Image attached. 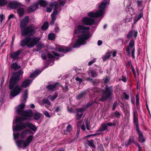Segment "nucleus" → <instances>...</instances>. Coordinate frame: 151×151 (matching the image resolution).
<instances>
[{
	"label": "nucleus",
	"mask_w": 151,
	"mask_h": 151,
	"mask_svg": "<svg viewBox=\"0 0 151 151\" xmlns=\"http://www.w3.org/2000/svg\"><path fill=\"white\" fill-rule=\"evenodd\" d=\"M7 4V2L5 0H0V6H2Z\"/></svg>",
	"instance_id": "nucleus-45"
},
{
	"label": "nucleus",
	"mask_w": 151,
	"mask_h": 151,
	"mask_svg": "<svg viewBox=\"0 0 151 151\" xmlns=\"http://www.w3.org/2000/svg\"><path fill=\"white\" fill-rule=\"evenodd\" d=\"M94 103V102L93 101H92L91 102H90L88 103L86 106L87 108L91 106Z\"/></svg>",
	"instance_id": "nucleus-58"
},
{
	"label": "nucleus",
	"mask_w": 151,
	"mask_h": 151,
	"mask_svg": "<svg viewBox=\"0 0 151 151\" xmlns=\"http://www.w3.org/2000/svg\"><path fill=\"white\" fill-rule=\"evenodd\" d=\"M23 73V72L22 70L14 72L10 79L9 88L10 90H12L10 95L12 97L17 95L22 90L21 87L18 85L16 86L15 85L18 83L20 80V76L22 75Z\"/></svg>",
	"instance_id": "nucleus-1"
},
{
	"label": "nucleus",
	"mask_w": 151,
	"mask_h": 151,
	"mask_svg": "<svg viewBox=\"0 0 151 151\" xmlns=\"http://www.w3.org/2000/svg\"><path fill=\"white\" fill-rule=\"evenodd\" d=\"M72 129V127L70 124H69L66 127V129L64 130V132L65 134H67L68 133L71 132Z\"/></svg>",
	"instance_id": "nucleus-28"
},
{
	"label": "nucleus",
	"mask_w": 151,
	"mask_h": 151,
	"mask_svg": "<svg viewBox=\"0 0 151 151\" xmlns=\"http://www.w3.org/2000/svg\"><path fill=\"white\" fill-rule=\"evenodd\" d=\"M91 91L94 93V95H96V93H99L100 91L99 90L96 88H92L91 89Z\"/></svg>",
	"instance_id": "nucleus-43"
},
{
	"label": "nucleus",
	"mask_w": 151,
	"mask_h": 151,
	"mask_svg": "<svg viewBox=\"0 0 151 151\" xmlns=\"http://www.w3.org/2000/svg\"><path fill=\"white\" fill-rule=\"evenodd\" d=\"M40 73V72L39 70H36L30 75L29 77L30 78H33L37 75L39 74Z\"/></svg>",
	"instance_id": "nucleus-32"
},
{
	"label": "nucleus",
	"mask_w": 151,
	"mask_h": 151,
	"mask_svg": "<svg viewBox=\"0 0 151 151\" xmlns=\"http://www.w3.org/2000/svg\"><path fill=\"white\" fill-rule=\"evenodd\" d=\"M111 52H109L107 53H106L104 56L103 58V59L104 61L106 60L107 59H109L111 56Z\"/></svg>",
	"instance_id": "nucleus-40"
},
{
	"label": "nucleus",
	"mask_w": 151,
	"mask_h": 151,
	"mask_svg": "<svg viewBox=\"0 0 151 151\" xmlns=\"http://www.w3.org/2000/svg\"><path fill=\"white\" fill-rule=\"evenodd\" d=\"M39 2H36L29 6L28 9V11L29 13L32 12L36 10L38 6Z\"/></svg>",
	"instance_id": "nucleus-18"
},
{
	"label": "nucleus",
	"mask_w": 151,
	"mask_h": 151,
	"mask_svg": "<svg viewBox=\"0 0 151 151\" xmlns=\"http://www.w3.org/2000/svg\"><path fill=\"white\" fill-rule=\"evenodd\" d=\"M40 39L38 37H32L28 36L21 40L19 45L23 48H32L39 42Z\"/></svg>",
	"instance_id": "nucleus-4"
},
{
	"label": "nucleus",
	"mask_w": 151,
	"mask_h": 151,
	"mask_svg": "<svg viewBox=\"0 0 151 151\" xmlns=\"http://www.w3.org/2000/svg\"><path fill=\"white\" fill-rule=\"evenodd\" d=\"M48 27V23L47 22H45L41 27V29L42 30H45L47 29Z\"/></svg>",
	"instance_id": "nucleus-39"
},
{
	"label": "nucleus",
	"mask_w": 151,
	"mask_h": 151,
	"mask_svg": "<svg viewBox=\"0 0 151 151\" xmlns=\"http://www.w3.org/2000/svg\"><path fill=\"white\" fill-rule=\"evenodd\" d=\"M91 76L93 77H95L97 75L96 72L94 70H92L91 72Z\"/></svg>",
	"instance_id": "nucleus-52"
},
{
	"label": "nucleus",
	"mask_w": 151,
	"mask_h": 151,
	"mask_svg": "<svg viewBox=\"0 0 151 151\" xmlns=\"http://www.w3.org/2000/svg\"><path fill=\"white\" fill-rule=\"evenodd\" d=\"M86 126L87 129L88 130H89L90 129V126L89 125V123L88 122V120L86 121Z\"/></svg>",
	"instance_id": "nucleus-61"
},
{
	"label": "nucleus",
	"mask_w": 151,
	"mask_h": 151,
	"mask_svg": "<svg viewBox=\"0 0 151 151\" xmlns=\"http://www.w3.org/2000/svg\"><path fill=\"white\" fill-rule=\"evenodd\" d=\"M40 6L42 7H45L47 4V2L43 0H39V4Z\"/></svg>",
	"instance_id": "nucleus-33"
},
{
	"label": "nucleus",
	"mask_w": 151,
	"mask_h": 151,
	"mask_svg": "<svg viewBox=\"0 0 151 151\" xmlns=\"http://www.w3.org/2000/svg\"><path fill=\"white\" fill-rule=\"evenodd\" d=\"M33 137L32 135H30L29 136V137L27 138L26 140L27 141L29 142V143H30L31 142L33 139Z\"/></svg>",
	"instance_id": "nucleus-48"
},
{
	"label": "nucleus",
	"mask_w": 151,
	"mask_h": 151,
	"mask_svg": "<svg viewBox=\"0 0 151 151\" xmlns=\"http://www.w3.org/2000/svg\"><path fill=\"white\" fill-rule=\"evenodd\" d=\"M114 116L117 118H119L120 116V114L117 111H116L114 113Z\"/></svg>",
	"instance_id": "nucleus-46"
},
{
	"label": "nucleus",
	"mask_w": 151,
	"mask_h": 151,
	"mask_svg": "<svg viewBox=\"0 0 151 151\" xmlns=\"http://www.w3.org/2000/svg\"><path fill=\"white\" fill-rule=\"evenodd\" d=\"M26 127V122H20L16 124L15 128L13 127V131L14 132V131H18L22 130L25 129Z\"/></svg>",
	"instance_id": "nucleus-13"
},
{
	"label": "nucleus",
	"mask_w": 151,
	"mask_h": 151,
	"mask_svg": "<svg viewBox=\"0 0 151 151\" xmlns=\"http://www.w3.org/2000/svg\"><path fill=\"white\" fill-rule=\"evenodd\" d=\"M113 92V86H109L106 85L104 89L102 91L101 97L99 99V101L104 102L107 99L110 98L112 95Z\"/></svg>",
	"instance_id": "nucleus-5"
},
{
	"label": "nucleus",
	"mask_w": 151,
	"mask_h": 151,
	"mask_svg": "<svg viewBox=\"0 0 151 151\" xmlns=\"http://www.w3.org/2000/svg\"><path fill=\"white\" fill-rule=\"evenodd\" d=\"M117 102H115L113 104V106H112V109L114 111L115 110V108H116V107L117 106Z\"/></svg>",
	"instance_id": "nucleus-60"
},
{
	"label": "nucleus",
	"mask_w": 151,
	"mask_h": 151,
	"mask_svg": "<svg viewBox=\"0 0 151 151\" xmlns=\"http://www.w3.org/2000/svg\"><path fill=\"white\" fill-rule=\"evenodd\" d=\"M85 110V108H79L76 109V115L75 117L77 120H79L81 119Z\"/></svg>",
	"instance_id": "nucleus-11"
},
{
	"label": "nucleus",
	"mask_w": 151,
	"mask_h": 151,
	"mask_svg": "<svg viewBox=\"0 0 151 151\" xmlns=\"http://www.w3.org/2000/svg\"><path fill=\"white\" fill-rule=\"evenodd\" d=\"M43 102L44 104H46L48 105H50L51 103L48 99H45L43 100Z\"/></svg>",
	"instance_id": "nucleus-50"
},
{
	"label": "nucleus",
	"mask_w": 151,
	"mask_h": 151,
	"mask_svg": "<svg viewBox=\"0 0 151 151\" xmlns=\"http://www.w3.org/2000/svg\"><path fill=\"white\" fill-rule=\"evenodd\" d=\"M98 150L99 151H104V149L101 144H99L98 146Z\"/></svg>",
	"instance_id": "nucleus-49"
},
{
	"label": "nucleus",
	"mask_w": 151,
	"mask_h": 151,
	"mask_svg": "<svg viewBox=\"0 0 151 151\" xmlns=\"http://www.w3.org/2000/svg\"><path fill=\"white\" fill-rule=\"evenodd\" d=\"M28 134V131L27 130L24 131L21 133L20 138L22 139L24 138Z\"/></svg>",
	"instance_id": "nucleus-38"
},
{
	"label": "nucleus",
	"mask_w": 151,
	"mask_h": 151,
	"mask_svg": "<svg viewBox=\"0 0 151 151\" xmlns=\"http://www.w3.org/2000/svg\"><path fill=\"white\" fill-rule=\"evenodd\" d=\"M43 114L45 116L49 118L50 117V116L47 111H44Z\"/></svg>",
	"instance_id": "nucleus-55"
},
{
	"label": "nucleus",
	"mask_w": 151,
	"mask_h": 151,
	"mask_svg": "<svg viewBox=\"0 0 151 151\" xmlns=\"http://www.w3.org/2000/svg\"><path fill=\"white\" fill-rule=\"evenodd\" d=\"M37 48L39 50L43 49L44 47V45L43 44L39 43L36 46Z\"/></svg>",
	"instance_id": "nucleus-42"
},
{
	"label": "nucleus",
	"mask_w": 151,
	"mask_h": 151,
	"mask_svg": "<svg viewBox=\"0 0 151 151\" xmlns=\"http://www.w3.org/2000/svg\"><path fill=\"white\" fill-rule=\"evenodd\" d=\"M134 41L133 40H131L129 43V45L126 48V51L129 54H130V50H132V54L134 55L135 48L134 47Z\"/></svg>",
	"instance_id": "nucleus-12"
},
{
	"label": "nucleus",
	"mask_w": 151,
	"mask_h": 151,
	"mask_svg": "<svg viewBox=\"0 0 151 151\" xmlns=\"http://www.w3.org/2000/svg\"><path fill=\"white\" fill-rule=\"evenodd\" d=\"M106 4L104 2L101 3L99 7L98 10L96 12H91L88 13V16L90 17L97 18L101 17L104 14V11L105 10Z\"/></svg>",
	"instance_id": "nucleus-6"
},
{
	"label": "nucleus",
	"mask_w": 151,
	"mask_h": 151,
	"mask_svg": "<svg viewBox=\"0 0 151 151\" xmlns=\"http://www.w3.org/2000/svg\"><path fill=\"white\" fill-rule=\"evenodd\" d=\"M26 125L31 129L34 131H35L36 130L37 128L35 125H34L32 123L30 122H26Z\"/></svg>",
	"instance_id": "nucleus-26"
},
{
	"label": "nucleus",
	"mask_w": 151,
	"mask_h": 151,
	"mask_svg": "<svg viewBox=\"0 0 151 151\" xmlns=\"http://www.w3.org/2000/svg\"><path fill=\"white\" fill-rule=\"evenodd\" d=\"M14 137L15 139H18L20 136L19 133L18 132L16 133H13Z\"/></svg>",
	"instance_id": "nucleus-47"
},
{
	"label": "nucleus",
	"mask_w": 151,
	"mask_h": 151,
	"mask_svg": "<svg viewBox=\"0 0 151 151\" xmlns=\"http://www.w3.org/2000/svg\"><path fill=\"white\" fill-rule=\"evenodd\" d=\"M134 137L133 136H130L127 141L125 142V146H127L131 145L132 143L134 142Z\"/></svg>",
	"instance_id": "nucleus-27"
},
{
	"label": "nucleus",
	"mask_w": 151,
	"mask_h": 151,
	"mask_svg": "<svg viewBox=\"0 0 151 151\" xmlns=\"http://www.w3.org/2000/svg\"><path fill=\"white\" fill-rule=\"evenodd\" d=\"M137 34L138 32L137 31L134 30H132L128 33L127 35V38L129 39L130 38L132 35H133L134 38L136 39L137 37Z\"/></svg>",
	"instance_id": "nucleus-20"
},
{
	"label": "nucleus",
	"mask_w": 151,
	"mask_h": 151,
	"mask_svg": "<svg viewBox=\"0 0 151 151\" xmlns=\"http://www.w3.org/2000/svg\"><path fill=\"white\" fill-rule=\"evenodd\" d=\"M136 105L137 106L139 104V95H136Z\"/></svg>",
	"instance_id": "nucleus-51"
},
{
	"label": "nucleus",
	"mask_w": 151,
	"mask_h": 151,
	"mask_svg": "<svg viewBox=\"0 0 151 151\" xmlns=\"http://www.w3.org/2000/svg\"><path fill=\"white\" fill-rule=\"evenodd\" d=\"M136 130L139 135L138 139L139 141L142 143L144 142L145 141V139L144 137L142 132L140 131L139 129Z\"/></svg>",
	"instance_id": "nucleus-24"
},
{
	"label": "nucleus",
	"mask_w": 151,
	"mask_h": 151,
	"mask_svg": "<svg viewBox=\"0 0 151 151\" xmlns=\"http://www.w3.org/2000/svg\"><path fill=\"white\" fill-rule=\"evenodd\" d=\"M58 13V11L55 9L51 15L52 18V21L50 22L51 24L53 25L54 24L55 21L56 19Z\"/></svg>",
	"instance_id": "nucleus-21"
},
{
	"label": "nucleus",
	"mask_w": 151,
	"mask_h": 151,
	"mask_svg": "<svg viewBox=\"0 0 151 151\" xmlns=\"http://www.w3.org/2000/svg\"><path fill=\"white\" fill-rule=\"evenodd\" d=\"M130 4L128 6H127L126 8L128 9V11L131 14L133 15L135 13V11L133 8L130 7Z\"/></svg>",
	"instance_id": "nucleus-30"
},
{
	"label": "nucleus",
	"mask_w": 151,
	"mask_h": 151,
	"mask_svg": "<svg viewBox=\"0 0 151 151\" xmlns=\"http://www.w3.org/2000/svg\"><path fill=\"white\" fill-rule=\"evenodd\" d=\"M41 114L39 113H36L33 115V117L35 120H38L41 117Z\"/></svg>",
	"instance_id": "nucleus-36"
},
{
	"label": "nucleus",
	"mask_w": 151,
	"mask_h": 151,
	"mask_svg": "<svg viewBox=\"0 0 151 151\" xmlns=\"http://www.w3.org/2000/svg\"><path fill=\"white\" fill-rule=\"evenodd\" d=\"M33 115L32 110L31 109H28L24 111L21 115L23 117H17L16 119V123L21 122L22 121L29 120Z\"/></svg>",
	"instance_id": "nucleus-7"
},
{
	"label": "nucleus",
	"mask_w": 151,
	"mask_h": 151,
	"mask_svg": "<svg viewBox=\"0 0 151 151\" xmlns=\"http://www.w3.org/2000/svg\"><path fill=\"white\" fill-rule=\"evenodd\" d=\"M88 145L94 149L96 148V146L94 144L93 140L92 139L91 140H88Z\"/></svg>",
	"instance_id": "nucleus-34"
},
{
	"label": "nucleus",
	"mask_w": 151,
	"mask_h": 151,
	"mask_svg": "<svg viewBox=\"0 0 151 151\" xmlns=\"http://www.w3.org/2000/svg\"><path fill=\"white\" fill-rule=\"evenodd\" d=\"M48 38L50 40H53L55 39V35L53 33H50L49 34Z\"/></svg>",
	"instance_id": "nucleus-41"
},
{
	"label": "nucleus",
	"mask_w": 151,
	"mask_h": 151,
	"mask_svg": "<svg viewBox=\"0 0 151 151\" xmlns=\"http://www.w3.org/2000/svg\"><path fill=\"white\" fill-rule=\"evenodd\" d=\"M21 52L22 51L21 50H17L16 52L11 53L10 57L13 60L18 59L19 56L20 55Z\"/></svg>",
	"instance_id": "nucleus-17"
},
{
	"label": "nucleus",
	"mask_w": 151,
	"mask_h": 151,
	"mask_svg": "<svg viewBox=\"0 0 151 151\" xmlns=\"http://www.w3.org/2000/svg\"><path fill=\"white\" fill-rule=\"evenodd\" d=\"M58 95V93H55L53 95L49 96L48 97L50 100L51 101H52L57 98Z\"/></svg>",
	"instance_id": "nucleus-31"
},
{
	"label": "nucleus",
	"mask_w": 151,
	"mask_h": 151,
	"mask_svg": "<svg viewBox=\"0 0 151 151\" xmlns=\"http://www.w3.org/2000/svg\"><path fill=\"white\" fill-rule=\"evenodd\" d=\"M90 29V27H86L82 25H79L78 26L77 29H75L74 30V34L82 33L84 34L79 35L78 36L79 39L76 40L73 46V48L78 47L81 45L86 44V42L85 40L91 36L90 32L89 31Z\"/></svg>",
	"instance_id": "nucleus-2"
},
{
	"label": "nucleus",
	"mask_w": 151,
	"mask_h": 151,
	"mask_svg": "<svg viewBox=\"0 0 151 151\" xmlns=\"http://www.w3.org/2000/svg\"><path fill=\"white\" fill-rule=\"evenodd\" d=\"M17 11L20 16H22L24 14V9L22 8L19 7L17 9Z\"/></svg>",
	"instance_id": "nucleus-35"
},
{
	"label": "nucleus",
	"mask_w": 151,
	"mask_h": 151,
	"mask_svg": "<svg viewBox=\"0 0 151 151\" xmlns=\"http://www.w3.org/2000/svg\"><path fill=\"white\" fill-rule=\"evenodd\" d=\"M82 21L83 23L86 25H91L95 23L94 19L88 17L83 18Z\"/></svg>",
	"instance_id": "nucleus-14"
},
{
	"label": "nucleus",
	"mask_w": 151,
	"mask_h": 151,
	"mask_svg": "<svg viewBox=\"0 0 151 151\" xmlns=\"http://www.w3.org/2000/svg\"><path fill=\"white\" fill-rule=\"evenodd\" d=\"M116 124V122L115 121H114L113 123L108 122L106 123H103L100 125L99 129L96 131L98 134H100L101 133L106 130L108 127V126L115 127Z\"/></svg>",
	"instance_id": "nucleus-10"
},
{
	"label": "nucleus",
	"mask_w": 151,
	"mask_h": 151,
	"mask_svg": "<svg viewBox=\"0 0 151 151\" xmlns=\"http://www.w3.org/2000/svg\"><path fill=\"white\" fill-rule=\"evenodd\" d=\"M19 5V3L16 1L11 2L9 3L8 6L9 8L16 9L17 8Z\"/></svg>",
	"instance_id": "nucleus-25"
},
{
	"label": "nucleus",
	"mask_w": 151,
	"mask_h": 151,
	"mask_svg": "<svg viewBox=\"0 0 151 151\" xmlns=\"http://www.w3.org/2000/svg\"><path fill=\"white\" fill-rule=\"evenodd\" d=\"M11 68L12 69H14L15 70H17L21 67V66L17 65V63H15L11 65Z\"/></svg>",
	"instance_id": "nucleus-29"
},
{
	"label": "nucleus",
	"mask_w": 151,
	"mask_h": 151,
	"mask_svg": "<svg viewBox=\"0 0 151 151\" xmlns=\"http://www.w3.org/2000/svg\"><path fill=\"white\" fill-rule=\"evenodd\" d=\"M51 52L52 54L55 56H60V55L56 52L52 51Z\"/></svg>",
	"instance_id": "nucleus-62"
},
{
	"label": "nucleus",
	"mask_w": 151,
	"mask_h": 151,
	"mask_svg": "<svg viewBox=\"0 0 151 151\" xmlns=\"http://www.w3.org/2000/svg\"><path fill=\"white\" fill-rule=\"evenodd\" d=\"M27 96L28 91L27 90H25L22 96L23 100L22 101L21 103L16 108L17 112L19 114L21 115L22 113L24 111H23L25 106L24 104L27 101Z\"/></svg>",
	"instance_id": "nucleus-8"
},
{
	"label": "nucleus",
	"mask_w": 151,
	"mask_h": 151,
	"mask_svg": "<svg viewBox=\"0 0 151 151\" xmlns=\"http://www.w3.org/2000/svg\"><path fill=\"white\" fill-rule=\"evenodd\" d=\"M143 14L141 12L138 15L136 16L134 19V22H137L143 16Z\"/></svg>",
	"instance_id": "nucleus-37"
},
{
	"label": "nucleus",
	"mask_w": 151,
	"mask_h": 151,
	"mask_svg": "<svg viewBox=\"0 0 151 151\" xmlns=\"http://www.w3.org/2000/svg\"><path fill=\"white\" fill-rule=\"evenodd\" d=\"M32 82V80L28 79L24 81L21 85L22 87L26 88L28 87Z\"/></svg>",
	"instance_id": "nucleus-22"
},
{
	"label": "nucleus",
	"mask_w": 151,
	"mask_h": 151,
	"mask_svg": "<svg viewBox=\"0 0 151 151\" xmlns=\"http://www.w3.org/2000/svg\"><path fill=\"white\" fill-rule=\"evenodd\" d=\"M72 49V48L71 47L63 46H60L57 48L58 51L63 52L64 53H66L68 52L71 51Z\"/></svg>",
	"instance_id": "nucleus-16"
},
{
	"label": "nucleus",
	"mask_w": 151,
	"mask_h": 151,
	"mask_svg": "<svg viewBox=\"0 0 151 151\" xmlns=\"http://www.w3.org/2000/svg\"><path fill=\"white\" fill-rule=\"evenodd\" d=\"M110 80V79L109 77H106L103 79V80L104 81V83H105L107 84L109 82Z\"/></svg>",
	"instance_id": "nucleus-54"
},
{
	"label": "nucleus",
	"mask_w": 151,
	"mask_h": 151,
	"mask_svg": "<svg viewBox=\"0 0 151 151\" xmlns=\"http://www.w3.org/2000/svg\"><path fill=\"white\" fill-rule=\"evenodd\" d=\"M75 80L76 81H78L80 84L83 82V80L81 78L78 77H77L76 78Z\"/></svg>",
	"instance_id": "nucleus-56"
},
{
	"label": "nucleus",
	"mask_w": 151,
	"mask_h": 151,
	"mask_svg": "<svg viewBox=\"0 0 151 151\" xmlns=\"http://www.w3.org/2000/svg\"><path fill=\"white\" fill-rule=\"evenodd\" d=\"M133 114V122L134 125L135 126L136 130H138L139 129V124H138V118L135 111H134Z\"/></svg>",
	"instance_id": "nucleus-19"
},
{
	"label": "nucleus",
	"mask_w": 151,
	"mask_h": 151,
	"mask_svg": "<svg viewBox=\"0 0 151 151\" xmlns=\"http://www.w3.org/2000/svg\"><path fill=\"white\" fill-rule=\"evenodd\" d=\"M143 3V1H139V0H137V6L138 7H140L142 3Z\"/></svg>",
	"instance_id": "nucleus-64"
},
{
	"label": "nucleus",
	"mask_w": 151,
	"mask_h": 151,
	"mask_svg": "<svg viewBox=\"0 0 151 151\" xmlns=\"http://www.w3.org/2000/svg\"><path fill=\"white\" fill-rule=\"evenodd\" d=\"M96 60L95 59H93L92 60L90 61L88 63V65L89 66L91 65L93 63L95 62Z\"/></svg>",
	"instance_id": "nucleus-63"
},
{
	"label": "nucleus",
	"mask_w": 151,
	"mask_h": 151,
	"mask_svg": "<svg viewBox=\"0 0 151 151\" xmlns=\"http://www.w3.org/2000/svg\"><path fill=\"white\" fill-rule=\"evenodd\" d=\"M59 4L57 1H53L51 2L50 4V7L53 8L54 10L55 8L58 11V13L61 11L60 6H63L65 4L66 2L65 0H58Z\"/></svg>",
	"instance_id": "nucleus-9"
},
{
	"label": "nucleus",
	"mask_w": 151,
	"mask_h": 151,
	"mask_svg": "<svg viewBox=\"0 0 151 151\" xmlns=\"http://www.w3.org/2000/svg\"><path fill=\"white\" fill-rule=\"evenodd\" d=\"M4 17L3 14V13L1 14L0 15V22L1 23L2 22Z\"/></svg>",
	"instance_id": "nucleus-59"
},
{
	"label": "nucleus",
	"mask_w": 151,
	"mask_h": 151,
	"mask_svg": "<svg viewBox=\"0 0 151 151\" xmlns=\"http://www.w3.org/2000/svg\"><path fill=\"white\" fill-rule=\"evenodd\" d=\"M87 94V92L86 91H82L76 95V99L78 100L82 99Z\"/></svg>",
	"instance_id": "nucleus-23"
},
{
	"label": "nucleus",
	"mask_w": 151,
	"mask_h": 151,
	"mask_svg": "<svg viewBox=\"0 0 151 151\" xmlns=\"http://www.w3.org/2000/svg\"><path fill=\"white\" fill-rule=\"evenodd\" d=\"M24 142V140H19L18 141H17V144L18 147H19L22 145V144H23Z\"/></svg>",
	"instance_id": "nucleus-44"
},
{
	"label": "nucleus",
	"mask_w": 151,
	"mask_h": 151,
	"mask_svg": "<svg viewBox=\"0 0 151 151\" xmlns=\"http://www.w3.org/2000/svg\"><path fill=\"white\" fill-rule=\"evenodd\" d=\"M119 80H122L124 82H126L127 81L126 77H124L123 76H122V78H120Z\"/></svg>",
	"instance_id": "nucleus-57"
},
{
	"label": "nucleus",
	"mask_w": 151,
	"mask_h": 151,
	"mask_svg": "<svg viewBox=\"0 0 151 151\" xmlns=\"http://www.w3.org/2000/svg\"><path fill=\"white\" fill-rule=\"evenodd\" d=\"M59 85V83L57 82L53 84H49L46 87V88L48 91H54L58 89Z\"/></svg>",
	"instance_id": "nucleus-15"
},
{
	"label": "nucleus",
	"mask_w": 151,
	"mask_h": 151,
	"mask_svg": "<svg viewBox=\"0 0 151 151\" xmlns=\"http://www.w3.org/2000/svg\"><path fill=\"white\" fill-rule=\"evenodd\" d=\"M23 147H26L29 145L30 143L29 142L27 141L26 140H24V142L23 143Z\"/></svg>",
	"instance_id": "nucleus-53"
},
{
	"label": "nucleus",
	"mask_w": 151,
	"mask_h": 151,
	"mask_svg": "<svg viewBox=\"0 0 151 151\" xmlns=\"http://www.w3.org/2000/svg\"><path fill=\"white\" fill-rule=\"evenodd\" d=\"M29 22L28 16L25 17L21 21L20 27L21 29V34L23 36L26 35L33 36L36 32L38 27L34 24L27 26Z\"/></svg>",
	"instance_id": "nucleus-3"
}]
</instances>
